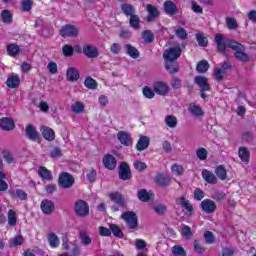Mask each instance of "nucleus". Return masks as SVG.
Wrapping results in <instances>:
<instances>
[{"mask_svg": "<svg viewBox=\"0 0 256 256\" xmlns=\"http://www.w3.org/2000/svg\"><path fill=\"white\" fill-rule=\"evenodd\" d=\"M226 25L230 30H235L239 28V24H237V20H235V18H227Z\"/></svg>", "mask_w": 256, "mask_h": 256, "instance_id": "nucleus-57", "label": "nucleus"}, {"mask_svg": "<svg viewBox=\"0 0 256 256\" xmlns=\"http://www.w3.org/2000/svg\"><path fill=\"white\" fill-rule=\"evenodd\" d=\"M194 83L200 87L201 93H205V91H211V86H209V80H207L204 76H196L194 78Z\"/></svg>", "mask_w": 256, "mask_h": 256, "instance_id": "nucleus-11", "label": "nucleus"}, {"mask_svg": "<svg viewBox=\"0 0 256 256\" xmlns=\"http://www.w3.org/2000/svg\"><path fill=\"white\" fill-rule=\"evenodd\" d=\"M164 123L167 125V127H169L170 129H175V127H177L178 125V120L177 117L173 116V115H167L164 118Z\"/></svg>", "mask_w": 256, "mask_h": 256, "instance_id": "nucleus-32", "label": "nucleus"}, {"mask_svg": "<svg viewBox=\"0 0 256 256\" xmlns=\"http://www.w3.org/2000/svg\"><path fill=\"white\" fill-rule=\"evenodd\" d=\"M194 251L202 255V253H205L206 249L203 247V245H201L199 240H194Z\"/></svg>", "mask_w": 256, "mask_h": 256, "instance_id": "nucleus-61", "label": "nucleus"}, {"mask_svg": "<svg viewBox=\"0 0 256 256\" xmlns=\"http://www.w3.org/2000/svg\"><path fill=\"white\" fill-rule=\"evenodd\" d=\"M0 127L3 131H13V129H15V122L10 118L5 117L0 120Z\"/></svg>", "mask_w": 256, "mask_h": 256, "instance_id": "nucleus-19", "label": "nucleus"}, {"mask_svg": "<svg viewBox=\"0 0 256 256\" xmlns=\"http://www.w3.org/2000/svg\"><path fill=\"white\" fill-rule=\"evenodd\" d=\"M196 69L198 73H207V71H209V62L206 60H201L198 62Z\"/></svg>", "mask_w": 256, "mask_h": 256, "instance_id": "nucleus-42", "label": "nucleus"}, {"mask_svg": "<svg viewBox=\"0 0 256 256\" xmlns=\"http://www.w3.org/2000/svg\"><path fill=\"white\" fill-rule=\"evenodd\" d=\"M102 163L106 169H109L110 171H113L117 167V160L115 157L111 154H107L103 157Z\"/></svg>", "mask_w": 256, "mask_h": 256, "instance_id": "nucleus-15", "label": "nucleus"}, {"mask_svg": "<svg viewBox=\"0 0 256 256\" xmlns=\"http://www.w3.org/2000/svg\"><path fill=\"white\" fill-rule=\"evenodd\" d=\"M62 53L64 57H73V53H75V48L73 46L66 44L62 47Z\"/></svg>", "mask_w": 256, "mask_h": 256, "instance_id": "nucleus-46", "label": "nucleus"}, {"mask_svg": "<svg viewBox=\"0 0 256 256\" xmlns=\"http://www.w3.org/2000/svg\"><path fill=\"white\" fill-rule=\"evenodd\" d=\"M202 178L204 181H206V183H209L210 185H215V183H217V177L215 174L207 169L202 170Z\"/></svg>", "mask_w": 256, "mask_h": 256, "instance_id": "nucleus-21", "label": "nucleus"}, {"mask_svg": "<svg viewBox=\"0 0 256 256\" xmlns=\"http://www.w3.org/2000/svg\"><path fill=\"white\" fill-rule=\"evenodd\" d=\"M26 136L31 141H35L39 138V132H37V129L33 125H28L26 127Z\"/></svg>", "mask_w": 256, "mask_h": 256, "instance_id": "nucleus-25", "label": "nucleus"}, {"mask_svg": "<svg viewBox=\"0 0 256 256\" xmlns=\"http://www.w3.org/2000/svg\"><path fill=\"white\" fill-rule=\"evenodd\" d=\"M126 53L129 55V57H132V59L139 58V50L137 48L133 47L131 44L125 45Z\"/></svg>", "mask_w": 256, "mask_h": 256, "instance_id": "nucleus-36", "label": "nucleus"}, {"mask_svg": "<svg viewBox=\"0 0 256 256\" xmlns=\"http://www.w3.org/2000/svg\"><path fill=\"white\" fill-rule=\"evenodd\" d=\"M175 35L178 37V39H181L182 41L187 39V31L184 30V28H178L175 30Z\"/></svg>", "mask_w": 256, "mask_h": 256, "instance_id": "nucleus-59", "label": "nucleus"}, {"mask_svg": "<svg viewBox=\"0 0 256 256\" xmlns=\"http://www.w3.org/2000/svg\"><path fill=\"white\" fill-rule=\"evenodd\" d=\"M1 19L5 25H11L13 23V13H11V10H2Z\"/></svg>", "mask_w": 256, "mask_h": 256, "instance_id": "nucleus-28", "label": "nucleus"}, {"mask_svg": "<svg viewBox=\"0 0 256 256\" xmlns=\"http://www.w3.org/2000/svg\"><path fill=\"white\" fill-rule=\"evenodd\" d=\"M196 41L200 47H207L209 44L207 37H205V34L203 33L196 34Z\"/></svg>", "mask_w": 256, "mask_h": 256, "instance_id": "nucleus-45", "label": "nucleus"}, {"mask_svg": "<svg viewBox=\"0 0 256 256\" xmlns=\"http://www.w3.org/2000/svg\"><path fill=\"white\" fill-rule=\"evenodd\" d=\"M153 210L157 215H165V213H167V206H165V204H156Z\"/></svg>", "mask_w": 256, "mask_h": 256, "instance_id": "nucleus-53", "label": "nucleus"}, {"mask_svg": "<svg viewBox=\"0 0 256 256\" xmlns=\"http://www.w3.org/2000/svg\"><path fill=\"white\" fill-rule=\"evenodd\" d=\"M181 233L185 237V239H189L190 237H193V232H191V228L187 225L182 227Z\"/></svg>", "mask_w": 256, "mask_h": 256, "instance_id": "nucleus-64", "label": "nucleus"}, {"mask_svg": "<svg viewBox=\"0 0 256 256\" xmlns=\"http://www.w3.org/2000/svg\"><path fill=\"white\" fill-rule=\"evenodd\" d=\"M61 37L67 39V37H77L79 35V28L75 25L66 24L59 31Z\"/></svg>", "mask_w": 256, "mask_h": 256, "instance_id": "nucleus-9", "label": "nucleus"}, {"mask_svg": "<svg viewBox=\"0 0 256 256\" xmlns=\"http://www.w3.org/2000/svg\"><path fill=\"white\" fill-rule=\"evenodd\" d=\"M74 212L77 217H89V203L85 200H77L74 204Z\"/></svg>", "mask_w": 256, "mask_h": 256, "instance_id": "nucleus-4", "label": "nucleus"}, {"mask_svg": "<svg viewBox=\"0 0 256 256\" xmlns=\"http://www.w3.org/2000/svg\"><path fill=\"white\" fill-rule=\"evenodd\" d=\"M154 91L157 93V95H166L169 93V85L165 82H156L153 85Z\"/></svg>", "mask_w": 256, "mask_h": 256, "instance_id": "nucleus-18", "label": "nucleus"}, {"mask_svg": "<svg viewBox=\"0 0 256 256\" xmlns=\"http://www.w3.org/2000/svg\"><path fill=\"white\" fill-rule=\"evenodd\" d=\"M119 178L122 179V181H129V179H131V168H129V165L125 162H121L120 164Z\"/></svg>", "mask_w": 256, "mask_h": 256, "instance_id": "nucleus-14", "label": "nucleus"}, {"mask_svg": "<svg viewBox=\"0 0 256 256\" xmlns=\"http://www.w3.org/2000/svg\"><path fill=\"white\" fill-rule=\"evenodd\" d=\"M200 207L202 211H204V213H208V214H211L214 211H217V204H215V201L211 199H204L201 202Z\"/></svg>", "mask_w": 256, "mask_h": 256, "instance_id": "nucleus-10", "label": "nucleus"}, {"mask_svg": "<svg viewBox=\"0 0 256 256\" xmlns=\"http://www.w3.org/2000/svg\"><path fill=\"white\" fill-rule=\"evenodd\" d=\"M176 205H180V207H183L185 211L186 217H193V213H195V208L193 207V204L185 196H181L176 199Z\"/></svg>", "mask_w": 256, "mask_h": 256, "instance_id": "nucleus-6", "label": "nucleus"}, {"mask_svg": "<svg viewBox=\"0 0 256 256\" xmlns=\"http://www.w3.org/2000/svg\"><path fill=\"white\" fill-rule=\"evenodd\" d=\"M149 143H151V140L149 139V137L140 136L136 144L137 151H145V149H149Z\"/></svg>", "mask_w": 256, "mask_h": 256, "instance_id": "nucleus-20", "label": "nucleus"}, {"mask_svg": "<svg viewBox=\"0 0 256 256\" xmlns=\"http://www.w3.org/2000/svg\"><path fill=\"white\" fill-rule=\"evenodd\" d=\"M181 53V47H170L164 51L163 58L165 59V61H176V59H179V57H181Z\"/></svg>", "mask_w": 256, "mask_h": 256, "instance_id": "nucleus-7", "label": "nucleus"}, {"mask_svg": "<svg viewBox=\"0 0 256 256\" xmlns=\"http://www.w3.org/2000/svg\"><path fill=\"white\" fill-rule=\"evenodd\" d=\"M142 39L145 41V43H153V41L155 40V35H153V32L145 30L142 33Z\"/></svg>", "mask_w": 256, "mask_h": 256, "instance_id": "nucleus-48", "label": "nucleus"}, {"mask_svg": "<svg viewBox=\"0 0 256 256\" xmlns=\"http://www.w3.org/2000/svg\"><path fill=\"white\" fill-rule=\"evenodd\" d=\"M225 197H227V194L223 191L216 190L212 193V199H214V201H223Z\"/></svg>", "mask_w": 256, "mask_h": 256, "instance_id": "nucleus-55", "label": "nucleus"}, {"mask_svg": "<svg viewBox=\"0 0 256 256\" xmlns=\"http://www.w3.org/2000/svg\"><path fill=\"white\" fill-rule=\"evenodd\" d=\"M238 155L243 163H249V158L251 157L249 149H247L246 147L239 148Z\"/></svg>", "mask_w": 256, "mask_h": 256, "instance_id": "nucleus-31", "label": "nucleus"}, {"mask_svg": "<svg viewBox=\"0 0 256 256\" xmlns=\"http://www.w3.org/2000/svg\"><path fill=\"white\" fill-rule=\"evenodd\" d=\"M86 179H88L90 183H95V180L97 179V171L93 168L89 169L86 174Z\"/></svg>", "mask_w": 256, "mask_h": 256, "instance_id": "nucleus-56", "label": "nucleus"}, {"mask_svg": "<svg viewBox=\"0 0 256 256\" xmlns=\"http://www.w3.org/2000/svg\"><path fill=\"white\" fill-rule=\"evenodd\" d=\"M171 171L172 173H174V175H183V173L185 172V169H183L182 165L173 164L171 166Z\"/></svg>", "mask_w": 256, "mask_h": 256, "instance_id": "nucleus-58", "label": "nucleus"}, {"mask_svg": "<svg viewBox=\"0 0 256 256\" xmlns=\"http://www.w3.org/2000/svg\"><path fill=\"white\" fill-rule=\"evenodd\" d=\"M215 173L221 181H225L227 179V170L223 166H218L215 170Z\"/></svg>", "mask_w": 256, "mask_h": 256, "instance_id": "nucleus-44", "label": "nucleus"}, {"mask_svg": "<svg viewBox=\"0 0 256 256\" xmlns=\"http://www.w3.org/2000/svg\"><path fill=\"white\" fill-rule=\"evenodd\" d=\"M223 75H225V72L221 68H215L214 69V77L216 81H223Z\"/></svg>", "mask_w": 256, "mask_h": 256, "instance_id": "nucleus-63", "label": "nucleus"}, {"mask_svg": "<svg viewBox=\"0 0 256 256\" xmlns=\"http://www.w3.org/2000/svg\"><path fill=\"white\" fill-rule=\"evenodd\" d=\"M71 111L76 115H80V113H83L85 111V104H83V102L80 101L74 102L71 105Z\"/></svg>", "mask_w": 256, "mask_h": 256, "instance_id": "nucleus-35", "label": "nucleus"}, {"mask_svg": "<svg viewBox=\"0 0 256 256\" xmlns=\"http://www.w3.org/2000/svg\"><path fill=\"white\" fill-rule=\"evenodd\" d=\"M79 238L82 241V245H91L93 243V239H91V236L87 233V231L80 230L79 231Z\"/></svg>", "mask_w": 256, "mask_h": 256, "instance_id": "nucleus-33", "label": "nucleus"}, {"mask_svg": "<svg viewBox=\"0 0 256 256\" xmlns=\"http://www.w3.org/2000/svg\"><path fill=\"white\" fill-rule=\"evenodd\" d=\"M165 69H167V71L173 75L179 72V64H177V62L174 60H166Z\"/></svg>", "mask_w": 256, "mask_h": 256, "instance_id": "nucleus-26", "label": "nucleus"}, {"mask_svg": "<svg viewBox=\"0 0 256 256\" xmlns=\"http://www.w3.org/2000/svg\"><path fill=\"white\" fill-rule=\"evenodd\" d=\"M121 10L126 15V17H131L132 15H135V8L131 4H122Z\"/></svg>", "mask_w": 256, "mask_h": 256, "instance_id": "nucleus-39", "label": "nucleus"}, {"mask_svg": "<svg viewBox=\"0 0 256 256\" xmlns=\"http://www.w3.org/2000/svg\"><path fill=\"white\" fill-rule=\"evenodd\" d=\"M22 11L29 12L33 7L31 0H23L21 3Z\"/></svg>", "mask_w": 256, "mask_h": 256, "instance_id": "nucleus-60", "label": "nucleus"}, {"mask_svg": "<svg viewBox=\"0 0 256 256\" xmlns=\"http://www.w3.org/2000/svg\"><path fill=\"white\" fill-rule=\"evenodd\" d=\"M74 183L75 178H73L71 174L67 172H62L59 175L58 185H60V187H62L63 189H70V187H73Z\"/></svg>", "mask_w": 256, "mask_h": 256, "instance_id": "nucleus-8", "label": "nucleus"}, {"mask_svg": "<svg viewBox=\"0 0 256 256\" xmlns=\"http://www.w3.org/2000/svg\"><path fill=\"white\" fill-rule=\"evenodd\" d=\"M188 111H190L191 114L194 115V117H203V115H204L203 109H201L200 106L195 105V104H191L188 107Z\"/></svg>", "mask_w": 256, "mask_h": 256, "instance_id": "nucleus-37", "label": "nucleus"}, {"mask_svg": "<svg viewBox=\"0 0 256 256\" xmlns=\"http://www.w3.org/2000/svg\"><path fill=\"white\" fill-rule=\"evenodd\" d=\"M121 219L125 221L128 229H132L133 231H136V229L139 227V220L137 218V214H135V212L133 211H127L122 213Z\"/></svg>", "mask_w": 256, "mask_h": 256, "instance_id": "nucleus-1", "label": "nucleus"}, {"mask_svg": "<svg viewBox=\"0 0 256 256\" xmlns=\"http://www.w3.org/2000/svg\"><path fill=\"white\" fill-rule=\"evenodd\" d=\"M235 42H236L235 40L225 39V37L222 34H216L215 36V43L220 53H225V51H227V47L231 49V46H230L231 43H235Z\"/></svg>", "mask_w": 256, "mask_h": 256, "instance_id": "nucleus-5", "label": "nucleus"}, {"mask_svg": "<svg viewBox=\"0 0 256 256\" xmlns=\"http://www.w3.org/2000/svg\"><path fill=\"white\" fill-rule=\"evenodd\" d=\"M8 225L9 227H15L17 225V212L15 210L8 211Z\"/></svg>", "mask_w": 256, "mask_h": 256, "instance_id": "nucleus-41", "label": "nucleus"}, {"mask_svg": "<svg viewBox=\"0 0 256 256\" xmlns=\"http://www.w3.org/2000/svg\"><path fill=\"white\" fill-rule=\"evenodd\" d=\"M164 11L167 15H175L177 13V5L173 1L164 2Z\"/></svg>", "mask_w": 256, "mask_h": 256, "instance_id": "nucleus-27", "label": "nucleus"}, {"mask_svg": "<svg viewBox=\"0 0 256 256\" xmlns=\"http://www.w3.org/2000/svg\"><path fill=\"white\" fill-rule=\"evenodd\" d=\"M25 239L21 235H17L9 242L10 247H19L23 245Z\"/></svg>", "mask_w": 256, "mask_h": 256, "instance_id": "nucleus-43", "label": "nucleus"}, {"mask_svg": "<svg viewBox=\"0 0 256 256\" xmlns=\"http://www.w3.org/2000/svg\"><path fill=\"white\" fill-rule=\"evenodd\" d=\"M109 199L114 202V205L111 207L114 212L121 211V209H125L127 207L121 193L112 192L109 194Z\"/></svg>", "mask_w": 256, "mask_h": 256, "instance_id": "nucleus-3", "label": "nucleus"}, {"mask_svg": "<svg viewBox=\"0 0 256 256\" xmlns=\"http://www.w3.org/2000/svg\"><path fill=\"white\" fill-rule=\"evenodd\" d=\"M172 253L174 256H187V252H185V249L181 245L172 247Z\"/></svg>", "mask_w": 256, "mask_h": 256, "instance_id": "nucleus-47", "label": "nucleus"}, {"mask_svg": "<svg viewBox=\"0 0 256 256\" xmlns=\"http://www.w3.org/2000/svg\"><path fill=\"white\" fill-rule=\"evenodd\" d=\"M83 53L88 59H97V57H99V49L91 44L83 46Z\"/></svg>", "mask_w": 256, "mask_h": 256, "instance_id": "nucleus-13", "label": "nucleus"}, {"mask_svg": "<svg viewBox=\"0 0 256 256\" xmlns=\"http://www.w3.org/2000/svg\"><path fill=\"white\" fill-rule=\"evenodd\" d=\"M204 239L207 245H213V243H215V235H213L211 231L204 232Z\"/></svg>", "mask_w": 256, "mask_h": 256, "instance_id": "nucleus-54", "label": "nucleus"}, {"mask_svg": "<svg viewBox=\"0 0 256 256\" xmlns=\"http://www.w3.org/2000/svg\"><path fill=\"white\" fill-rule=\"evenodd\" d=\"M129 23L132 29H139L141 27V19L137 14H133L132 16H130Z\"/></svg>", "mask_w": 256, "mask_h": 256, "instance_id": "nucleus-40", "label": "nucleus"}, {"mask_svg": "<svg viewBox=\"0 0 256 256\" xmlns=\"http://www.w3.org/2000/svg\"><path fill=\"white\" fill-rule=\"evenodd\" d=\"M146 11L148 12V16H147L148 23L155 21V19L159 17V14H160L159 9H157V7L151 4H147Z\"/></svg>", "mask_w": 256, "mask_h": 256, "instance_id": "nucleus-17", "label": "nucleus"}, {"mask_svg": "<svg viewBox=\"0 0 256 256\" xmlns=\"http://www.w3.org/2000/svg\"><path fill=\"white\" fill-rule=\"evenodd\" d=\"M143 95L146 99H153L155 97V92L149 88V86H145L143 88Z\"/></svg>", "mask_w": 256, "mask_h": 256, "instance_id": "nucleus-62", "label": "nucleus"}, {"mask_svg": "<svg viewBox=\"0 0 256 256\" xmlns=\"http://www.w3.org/2000/svg\"><path fill=\"white\" fill-rule=\"evenodd\" d=\"M40 207L44 215H51V213L55 211V203H53V201L51 200H47V199L43 200L41 202Z\"/></svg>", "mask_w": 256, "mask_h": 256, "instance_id": "nucleus-16", "label": "nucleus"}, {"mask_svg": "<svg viewBox=\"0 0 256 256\" xmlns=\"http://www.w3.org/2000/svg\"><path fill=\"white\" fill-rule=\"evenodd\" d=\"M155 182L161 187H167L171 183V177L159 174L155 177Z\"/></svg>", "mask_w": 256, "mask_h": 256, "instance_id": "nucleus-29", "label": "nucleus"}, {"mask_svg": "<svg viewBox=\"0 0 256 256\" xmlns=\"http://www.w3.org/2000/svg\"><path fill=\"white\" fill-rule=\"evenodd\" d=\"M208 155L209 152L205 148H199L198 150H196V157H198L200 161H205Z\"/></svg>", "mask_w": 256, "mask_h": 256, "instance_id": "nucleus-49", "label": "nucleus"}, {"mask_svg": "<svg viewBox=\"0 0 256 256\" xmlns=\"http://www.w3.org/2000/svg\"><path fill=\"white\" fill-rule=\"evenodd\" d=\"M38 175L42 178V181H53L51 171L44 166L38 168Z\"/></svg>", "mask_w": 256, "mask_h": 256, "instance_id": "nucleus-22", "label": "nucleus"}, {"mask_svg": "<svg viewBox=\"0 0 256 256\" xmlns=\"http://www.w3.org/2000/svg\"><path fill=\"white\" fill-rule=\"evenodd\" d=\"M138 199L143 201V203H147L151 200V192H148L145 189H141L138 191Z\"/></svg>", "mask_w": 256, "mask_h": 256, "instance_id": "nucleus-38", "label": "nucleus"}, {"mask_svg": "<svg viewBox=\"0 0 256 256\" xmlns=\"http://www.w3.org/2000/svg\"><path fill=\"white\" fill-rule=\"evenodd\" d=\"M66 77L68 81L74 82V81H79V70L77 68H68L66 71Z\"/></svg>", "mask_w": 256, "mask_h": 256, "instance_id": "nucleus-24", "label": "nucleus"}, {"mask_svg": "<svg viewBox=\"0 0 256 256\" xmlns=\"http://www.w3.org/2000/svg\"><path fill=\"white\" fill-rule=\"evenodd\" d=\"M6 49L10 57H15V55H17V53L20 51V48L15 44H9Z\"/></svg>", "mask_w": 256, "mask_h": 256, "instance_id": "nucleus-52", "label": "nucleus"}, {"mask_svg": "<svg viewBox=\"0 0 256 256\" xmlns=\"http://www.w3.org/2000/svg\"><path fill=\"white\" fill-rule=\"evenodd\" d=\"M230 49L235 51L234 56L238 59V61H242L243 63L249 61V56L245 54V46H243L241 43L231 42L229 44Z\"/></svg>", "mask_w": 256, "mask_h": 256, "instance_id": "nucleus-2", "label": "nucleus"}, {"mask_svg": "<svg viewBox=\"0 0 256 256\" xmlns=\"http://www.w3.org/2000/svg\"><path fill=\"white\" fill-rule=\"evenodd\" d=\"M117 139L120 141L121 145H124L125 147H131V145H133V138L131 137V134L125 131L118 132Z\"/></svg>", "mask_w": 256, "mask_h": 256, "instance_id": "nucleus-12", "label": "nucleus"}, {"mask_svg": "<svg viewBox=\"0 0 256 256\" xmlns=\"http://www.w3.org/2000/svg\"><path fill=\"white\" fill-rule=\"evenodd\" d=\"M41 132L42 136L44 137V139H46V141H55V131H53V129L47 126H43L41 128Z\"/></svg>", "mask_w": 256, "mask_h": 256, "instance_id": "nucleus-23", "label": "nucleus"}, {"mask_svg": "<svg viewBox=\"0 0 256 256\" xmlns=\"http://www.w3.org/2000/svg\"><path fill=\"white\" fill-rule=\"evenodd\" d=\"M48 243L52 249H57L59 247V236L55 233H49L48 234Z\"/></svg>", "mask_w": 256, "mask_h": 256, "instance_id": "nucleus-34", "label": "nucleus"}, {"mask_svg": "<svg viewBox=\"0 0 256 256\" xmlns=\"http://www.w3.org/2000/svg\"><path fill=\"white\" fill-rule=\"evenodd\" d=\"M20 83L21 79H19V76H10L6 81V85L9 89H17Z\"/></svg>", "mask_w": 256, "mask_h": 256, "instance_id": "nucleus-30", "label": "nucleus"}, {"mask_svg": "<svg viewBox=\"0 0 256 256\" xmlns=\"http://www.w3.org/2000/svg\"><path fill=\"white\" fill-rule=\"evenodd\" d=\"M84 85L85 87H87V89H97V81L91 77H87L84 81Z\"/></svg>", "mask_w": 256, "mask_h": 256, "instance_id": "nucleus-51", "label": "nucleus"}, {"mask_svg": "<svg viewBox=\"0 0 256 256\" xmlns=\"http://www.w3.org/2000/svg\"><path fill=\"white\" fill-rule=\"evenodd\" d=\"M110 229H111L114 237H118L119 239H123V231L121 230V228H119V226H117L116 224H111Z\"/></svg>", "mask_w": 256, "mask_h": 256, "instance_id": "nucleus-50", "label": "nucleus"}]
</instances>
